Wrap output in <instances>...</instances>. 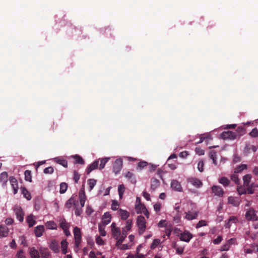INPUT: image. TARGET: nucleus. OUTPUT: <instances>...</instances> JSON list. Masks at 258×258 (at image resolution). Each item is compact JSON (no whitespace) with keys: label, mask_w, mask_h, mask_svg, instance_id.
<instances>
[{"label":"nucleus","mask_w":258,"mask_h":258,"mask_svg":"<svg viewBox=\"0 0 258 258\" xmlns=\"http://www.w3.org/2000/svg\"><path fill=\"white\" fill-rule=\"evenodd\" d=\"M132 220H127L126 221V226L125 227L122 228V234L123 235H125L126 236L127 232L131 230L132 226Z\"/></svg>","instance_id":"4468645a"},{"label":"nucleus","mask_w":258,"mask_h":258,"mask_svg":"<svg viewBox=\"0 0 258 258\" xmlns=\"http://www.w3.org/2000/svg\"><path fill=\"white\" fill-rule=\"evenodd\" d=\"M99 160L94 161L87 168L86 172L87 174H89L93 170L96 169L98 167Z\"/></svg>","instance_id":"f8f14e48"},{"label":"nucleus","mask_w":258,"mask_h":258,"mask_svg":"<svg viewBox=\"0 0 258 258\" xmlns=\"http://www.w3.org/2000/svg\"><path fill=\"white\" fill-rule=\"evenodd\" d=\"M228 203L235 207H238L239 205V202L238 201V199L233 197H228Z\"/></svg>","instance_id":"5701e85b"},{"label":"nucleus","mask_w":258,"mask_h":258,"mask_svg":"<svg viewBox=\"0 0 258 258\" xmlns=\"http://www.w3.org/2000/svg\"><path fill=\"white\" fill-rule=\"evenodd\" d=\"M257 148L255 146L249 144H246L244 148L245 152L247 153H249L250 151H252L253 152H255Z\"/></svg>","instance_id":"72a5a7b5"},{"label":"nucleus","mask_w":258,"mask_h":258,"mask_svg":"<svg viewBox=\"0 0 258 258\" xmlns=\"http://www.w3.org/2000/svg\"><path fill=\"white\" fill-rule=\"evenodd\" d=\"M9 180L12 187L18 186V181L15 177L13 176H11L9 178Z\"/></svg>","instance_id":"de8ad7c7"},{"label":"nucleus","mask_w":258,"mask_h":258,"mask_svg":"<svg viewBox=\"0 0 258 258\" xmlns=\"http://www.w3.org/2000/svg\"><path fill=\"white\" fill-rule=\"evenodd\" d=\"M53 168L52 166H49L45 168L44 169V173L45 174H52L53 172Z\"/></svg>","instance_id":"4d7b16f0"},{"label":"nucleus","mask_w":258,"mask_h":258,"mask_svg":"<svg viewBox=\"0 0 258 258\" xmlns=\"http://www.w3.org/2000/svg\"><path fill=\"white\" fill-rule=\"evenodd\" d=\"M103 224L101 223L99 225V231L101 236H105L106 235V231L105 230V226Z\"/></svg>","instance_id":"ea45409f"},{"label":"nucleus","mask_w":258,"mask_h":258,"mask_svg":"<svg viewBox=\"0 0 258 258\" xmlns=\"http://www.w3.org/2000/svg\"><path fill=\"white\" fill-rule=\"evenodd\" d=\"M136 210L138 214L142 213L144 211L146 208L144 204H140V205H136Z\"/></svg>","instance_id":"e433bc0d"},{"label":"nucleus","mask_w":258,"mask_h":258,"mask_svg":"<svg viewBox=\"0 0 258 258\" xmlns=\"http://www.w3.org/2000/svg\"><path fill=\"white\" fill-rule=\"evenodd\" d=\"M68 184L65 182H62L60 184L59 192L60 194H64L67 190Z\"/></svg>","instance_id":"c03bdc74"},{"label":"nucleus","mask_w":258,"mask_h":258,"mask_svg":"<svg viewBox=\"0 0 258 258\" xmlns=\"http://www.w3.org/2000/svg\"><path fill=\"white\" fill-rule=\"evenodd\" d=\"M74 234L75 240V245L79 247L81 242V232L80 228L75 227L74 229Z\"/></svg>","instance_id":"7ed1b4c3"},{"label":"nucleus","mask_w":258,"mask_h":258,"mask_svg":"<svg viewBox=\"0 0 258 258\" xmlns=\"http://www.w3.org/2000/svg\"><path fill=\"white\" fill-rule=\"evenodd\" d=\"M131 247V245H128L127 244H121L118 247L121 250H125L130 249Z\"/></svg>","instance_id":"338daca9"},{"label":"nucleus","mask_w":258,"mask_h":258,"mask_svg":"<svg viewBox=\"0 0 258 258\" xmlns=\"http://www.w3.org/2000/svg\"><path fill=\"white\" fill-rule=\"evenodd\" d=\"M111 227L112 236L114 238H117L120 235H121L120 228L116 226V224L115 223L113 222L112 223Z\"/></svg>","instance_id":"6e6552de"},{"label":"nucleus","mask_w":258,"mask_h":258,"mask_svg":"<svg viewBox=\"0 0 258 258\" xmlns=\"http://www.w3.org/2000/svg\"><path fill=\"white\" fill-rule=\"evenodd\" d=\"M46 226L49 229H56L57 227L56 224L52 221L47 222L46 223Z\"/></svg>","instance_id":"4c0bfd02"},{"label":"nucleus","mask_w":258,"mask_h":258,"mask_svg":"<svg viewBox=\"0 0 258 258\" xmlns=\"http://www.w3.org/2000/svg\"><path fill=\"white\" fill-rule=\"evenodd\" d=\"M118 213L120 218L123 220H126L129 217L130 213L126 210L121 209H119Z\"/></svg>","instance_id":"a211bd4d"},{"label":"nucleus","mask_w":258,"mask_h":258,"mask_svg":"<svg viewBox=\"0 0 258 258\" xmlns=\"http://www.w3.org/2000/svg\"><path fill=\"white\" fill-rule=\"evenodd\" d=\"M245 217L247 221H255L258 220V217L256 215V211L252 208H250L246 211Z\"/></svg>","instance_id":"f03ea898"},{"label":"nucleus","mask_w":258,"mask_h":258,"mask_svg":"<svg viewBox=\"0 0 258 258\" xmlns=\"http://www.w3.org/2000/svg\"><path fill=\"white\" fill-rule=\"evenodd\" d=\"M192 238V235L189 231L186 230L180 233L179 235L180 240L186 242H188Z\"/></svg>","instance_id":"423d86ee"},{"label":"nucleus","mask_w":258,"mask_h":258,"mask_svg":"<svg viewBox=\"0 0 258 258\" xmlns=\"http://www.w3.org/2000/svg\"><path fill=\"white\" fill-rule=\"evenodd\" d=\"M207 225V222L205 220H201L196 225V228H199L201 227L206 226Z\"/></svg>","instance_id":"680f3d73"},{"label":"nucleus","mask_w":258,"mask_h":258,"mask_svg":"<svg viewBox=\"0 0 258 258\" xmlns=\"http://www.w3.org/2000/svg\"><path fill=\"white\" fill-rule=\"evenodd\" d=\"M109 160V158H104L101 160L100 163L99 165V168L100 170H102L103 169L105 166V164Z\"/></svg>","instance_id":"a19ab883"},{"label":"nucleus","mask_w":258,"mask_h":258,"mask_svg":"<svg viewBox=\"0 0 258 258\" xmlns=\"http://www.w3.org/2000/svg\"><path fill=\"white\" fill-rule=\"evenodd\" d=\"M235 133L237 134V138L240 137L245 134V129L243 126H239L236 128Z\"/></svg>","instance_id":"c756f323"},{"label":"nucleus","mask_w":258,"mask_h":258,"mask_svg":"<svg viewBox=\"0 0 258 258\" xmlns=\"http://www.w3.org/2000/svg\"><path fill=\"white\" fill-rule=\"evenodd\" d=\"M221 137L224 140H234L237 138V134L232 131L223 132L221 134Z\"/></svg>","instance_id":"39448f33"},{"label":"nucleus","mask_w":258,"mask_h":258,"mask_svg":"<svg viewBox=\"0 0 258 258\" xmlns=\"http://www.w3.org/2000/svg\"><path fill=\"white\" fill-rule=\"evenodd\" d=\"M88 184L89 187V191H91L96 184V180L94 179H89L88 180Z\"/></svg>","instance_id":"58836bf2"},{"label":"nucleus","mask_w":258,"mask_h":258,"mask_svg":"<svg viewBox=\"0 0 258 258\" xmlns=\"http://www.w3.org/2000/svg\"><path fill=\"white\" fill-rule=\"evenodd\" d=\"M125 190V187L123 184H120L118 186V192L119 196V198L121 199L123 197V193Z\"/></svg>","instance_id":"c9c22d12"},{"label":"nucleus","mask_w":258,"mask_h":258,"mask_svg":"<svg viewBox=\"0 0 258 258\" xmlns=\"http://www.w3.org/2000/svg\"><path fill=\"white\" fill-rule=\"evenodd\" d=\"M54 161L57 164L62 166L64 167H68V162L62 157H56L54 158Z\"/></svg>","instance_id":"6ab92c4d"},{"label":"nucleus","mask_w":258,"mask_h":258,"mask_svg":"<svg viewBox=\"0 0 258 258\" xmlns=\"http://www.w3.org/2000/svg\"><path fill=\"white\" fill-rule=\"evenodd\" d=\"M21 190L23 196L27 200H30L31 199V195L30 192L25 187H21Z\"/></svg>","instance_id":"393cba45"},{"label":"nucleus","mask_w":258,"mask_h":258,"mask_svg":"<svg viewBox=\"0 0 258 258\" xmlns=\"http://www.w3.org/2000/svg\"><path fill=\"white\" fill-rule=\"evenodd\" d=\"M119 203L116 200H112L111 204V209L113 211H116L118 209Z\"/></svg>","instance_id":"603ef678"},{"label":"nucleus","mask_w":258,"mask_h":258,"mask_svg":"<svg viewBox=\"0 0 258 258\" xmlns=\"http://www.w3.org/2000/svg\"><path fill=\"white\" fill-rule=\"evenodd\" d=\"M237 219L236 217L231 216L229 217L228 219V222L227 224L226 227L229 228L231 226V223H235L237 221Z\"/></svg>","instance_id":"8fccbe9b"},{"label":"nucleus","mask_w":258,"mask_h":258,"mask_svg":"<svg viewBox=\"0 0 258 258\" xmlns=\"http://www.w3.org/2000/svg\"><path fill=\"white\" fill-rule=\"evenodd\" d=\"M111 219V214L109 212H105L102 216L101 223L104 225H106L110 222Z\"/></svg>","instance_id":"2eb2a0df"},{"label":"nucleus","mask_w":258,"mask_h":258,"mask_svg":"<svg viewBox=\"0 0 258 258\" xmlns=\"http://www.w3.org/2000/svg\"><path fill=\"white\" fill-rule=\"evenodd\" d=\"M125 237V235L124 236L122 234L121 235H120L119 237H118L117 238H115V239L117 240L116 245L119 247V245H120L122 244Z\"/></svg>","instance_id":"37998d69"},{"label":"nucleus","mask_w":258,"mask_h":258,"mask_svg":"<svg viewBox=\"0 0 258 258\" xmlns=\"http://www.w3.org/2000/svg\"><path fill=\"white\" fill-rule=\"evenodd\" d=\"M122 160L120 158L117 159L113 165V172L115 174L119 173L122 167Z\"/></svg>","instance_id":"20e7f679"},{"label":"nucleus","mask_w":258,"mask_h":258,"mask_svg":"<svg viewBox=\"0 0 258 258\" xmlns=\"http://www.w3.org/2000/svg\"><path fill=\"white\" fill-rule=\"evenodd\" d=\"M222 236L219 235L216 239L213 240V242L215 244H218L222 241Z\"/></svg>","instance_id":"0e129e2a"},{"label":"nucleus","mask_w":258,"mask_h":258,"mask_svg":"<svg viewBox=\"0 0 258 258\" xmlns=\"http://www.w3.org/2000/svg\"><path fill=\"white\" fill-rule=\"evenodd\" d=\"M247 168L246 164H241L235 169V173H239Z\"/></svg>","instance_id":"09e8293b"},{"label":"nucleus","mask_w":258,"mask_h":258,"mask_svg":"<svg viewBox=\"0 0 258 258\" xmlns=\"http://www.w3.org/2000/svg\"><path fill=\"white\" fill-rule=\"evenodd\" d=\"M219 182L224 186L226 187L229 185L230 180L226 177H222L218 179Z\"/></svg>","instance_id":"c85d7f7f"},{"label":"nucleus","mask_w":258,"mask_h":258,"mask_svg":"<svg viewBox=\"0 0 258 258\" xmlns=\"http://www.w3.org/2000/svg\"><path fill=\"white\" fill-rule=\"evenodd\" d=\"M125 177L127 178L129 180H130L131 182L132 183L134 184L136 183V178L134 174L133 173L130 171L127 172V173L125 174Z\"/></svg>","instance_id":"473e14b6"},{"label":"nucleus","mask_w":258,"mask_h":258,"mask_svg":"<svg viewBox=\"0 0 258 258\" xmlns=\"http://www.w3.org/2000/svg\"><path fill=\"white\" fill-rule=\"evenodd\" d=\"M25 179L26 181L32 182L31 172L30 170H27L25 171Z\"/></svg>","instance_id":"79ce46f5"},{"label":"nucleus","mask_w":258,"mask_h":258,"mask_svg":"<svg viewBox=\"0 0 258 258\" xmlns=\"http://www.w3.org/2000/svg\"><path fill=\"white\" fill-rule=\"evenodd\" d=\"M39 251L42 258H49L50 253L47 248L40 247L39 248Z\"/></svg>","instance_id":"f3484780"},{"label":"nucleus","mask_w":258,"mask_h":258,"mask_svg":"<svg viewBox=\"0 0 258 258\" xmlns=\"http://www.w3.org/2000/svg\"><path fill=\"white\" fill-rule=\"evenodd\" d=\"M79 197L80 201H86V197L85 195V192L84 189H82L80 191L79 194Z\"/></svg>","instance_id":"49530a36"},{"label":"nucleus","mask_w":258,"mask_h":258,"mask_svg":"<svg viewBox=\"0 0 258 258\" xmlns=\"http://www.w3.org/2000/svg\"><path fill=\"white\" fill-rule=\"evenodd\" d=\"M171 188L177 191H182V186L180 183L177 180H172L171 182Z\"/></svg>","instance_id":"9d476101"},{"label":"nucleus","mask_w":258,"mask_h":258,"mask_svg":"<svg viewBox=\"0 0 258 258\" xmlns=\"http://www.w3.org/2000/svg\"><path fill=\"white\" fill-rule=\"evenodd\" d=\"M159 181L155 178L151 179V188L155 190L159 185Z\"/></svg>","instance_id":"f704fd0d"},{"label":"nucleus","mask_w":258,"mask_h":258,"mask_svg":"<svg viewBox=\"0 0 258 258\" xmlns=\"http://www.w3.org/2000/svg\"><path fill=\"white\" fill-rule=\"evenodd\" d=\"M44 232V227L43 225H39L36 226L34 229V233L37 237H40Z\"/></svg>","instance_id":"dca6fc26"},{"label":"nucleus","mask_w":258,"mask_h":258,"mask_svg":"<svg viewBox=\"0 0 258 258\" xmlns=\"http://www.w3.org/2000/svg\"><path fill=\"white\" fill-rule=\"evenodd\" d=\"M17 219L20 222H22L24 220V212L21 207H16L14 209Z\"/></svg>","instance_id":"1a4fd4ad"},{"label":"nucleus","mask_w":258,"mask_h":258,"mask_svg":"<svg viewBox=\"0 0 258 258\" xmlns=\"http://www.w3.org/2000/svg\"><path fill=\"white\" fill-rule=\"evenodd\" d=\"M160 240L159 239H155L152 243L151 245V249H155L160 243Z\"/></svg>","instance_id":"864d4df0"},{"label":"nucleus","mask_w":258,"mask_h":258,"mask_svg":"<svg viewBox=\"0 0 258 258\" xmlns=\"http://www.w3.org/2000/svg\"><path fill=\"white\" fill-rule=\"evenodd\" d=\"M9 232V229L6 226H0V237H3L7 236L8 235Z\"/></svg>","instance_id":"aec40b11"},{"label":"nucleus","mask_w":258,"mask_h":258,"mask_svg":"<svg viewBox=\"0 0 258 258\" xmlns=\"http://www.w3.org/2000/svg\"><path fill=\"white\" fill-rule=\"evenodd\" d=\"M188 182L197 188L202 186L203 183L201 181L197 178L191 177L188 179Z\"/></svg>","instance_id":"9b49d317"},{"label":"nucleus","mask_w":258,"mask_h":258,"mask_svg":"<svg viewBox=\"0 0 258 258\" xmlns=\"http://www.w3.org/2000/svg\"><path fill=\"white\" fill-rule=\"evenodd\" d=\"M75 159V164H84L85 162L83 159L79 155H75L72 156Z\"/></svg>","instance_id":"7c9ffc66"},{"label":"nucleus","mask_w":258,"mask_h":258,"mask_svg":"<svg viewBox=\"0 0 258 258\" xmlns=\"http://www.w3.org/2000/svg\"><path fill=\"white\" fill-rule=\"evenodd\" d=\"M30 255L31 258H40L39 251L34 247L30 248Z\"/></svg>","instance_id":"bb28decb"},{"label":"nucleus","mask_w":258,"mask_h":258,"mask_svg":"<svg viewBox=\"0 0 258 258\" xmlns=\"http://www.w3.org/2000/svg\"><path fill=\"white\" fill-rule=\"evenodd\" d=\"M26 221L28 223L29 227H32L36 223V221L34 219V217L32 214H30L27 216Z\"/></svg>","instance_id":"a878e982"},{"label":"nucleus","mask_w":258,"mask_h":258,"mask_svg":"<svg viewBox=\"0 0 258 258\" xmlns=\"http://www.w3.org/2000/svg\"><path fill=\"white\" fill-rule=\"evenodd\" d=\"M49 248L55 253H58L59 251V246L58 242L55 240H53L49 244Z\"/></svg>","instance_id":"ddd939ff"},{"label":"nucleus","mask_w":258,"mask_h":258,"mask_svg":"<svg viewBox=\"0 0 258 258\" xmlns=\"http://www.w3.org/2000/svg\"><path fill=\"white\" fill-rule=\"evenodd\" d=\"M148 163L146 161H141L138 163V167H139L141 169H142L145 166H147Z\"/></svg>","instance_id":"774afa93"},{"label":"nucleus","mask_w":258,"mask_h":258,"mask_svg":"<svg viewBox=\"0 0 258 258\" xmlns=\"http://www.w3.org/2000/svg\"><path fill=\"white\" fill-rule=\"evenodd\" d=\"M230 248V245H229V243H228L227 242L226 243H225L224 245H223L220 248L221 251H227Z\"/></svg>","instance_id":"e2e57ef3"},{"label":"nucleus","mask_w":258,"mask_h":258,"mask_svg":"<svg viewBox=\"0 0 258 258\" xmlns=\"http://www.w3.org/2000/svg\"><path fill=\"white\" fill-rule=\"evenodd\" d=\"M60 226L63 230H67V229H69V224L66 222V221L64 219L61 221L60 223Z\"/></svg>","instance_id":"3c124183"},{"label":"nucleus","mask_w":258,"mask_h":258,"mask_svg":"<svg viewBox=\"0 0 258 258\" xmlns=\"http://www.w3.org/2000/svg\"><path fill=\"white\" fill-rule=\"evenodd\" d=\"M209 157L213 161V163L214 165H217V160H216V152L214 150H212L210 152L209 154Z\"/></svg>","instance_id":"2f4dec72"},{"label":"nucleus","mask_w":258,"mask_h":258,"mask_svg":"<svg viewBox=\"0 0 258 258\" xmlns=\"http://www.w3.org/2000/svg\"><path fill=\"white\" fill-rule=\"evenodd\" d=\"M16 258H25V255L23 250H19L16 255Z\"/></svg>","instance_id":"13d9d810"},{"label":"nucleus","mask_w":258,"mask_h":258,"mask_svg":"<svg viewBox=\"0 0 258 258\" xmlns=\"http://www.w3.org/2000/svg\"><path fill=\"white\" fill-rule=\"evenodd\" d=\"M212 192L214 195L219 197H222L224 195V192L223 189L218 185H213L212 187Z\"/></svg>","instance_id":"0eeeda50"},{"label":"nucleus","mask_w":258,"mask_h":258,"mask_svg":"<svg viewBox=\"0 0 258 258\" xmlns=\"http://www.w3.org/2000/svg\"><path fill=\"white\" fill-rule=\"evenodd\" d=\"M146 221L143 216H139L137 219V225L138 227V233L139 235H142L146 229Z\"/></svg>","instance_id":"f257e3e1"},{"label":"nucleus","mask_w":258,"mask_h":258,"mask_svg":"<svg viewBox=\"0 0 258 258\" xmlns=\"http://www.w3.org/2000/svg\"><path fill=\"white\" fill-rule=\"evenodd\" d=\"M195 151L196 153L199 155H203L205 154L204 150L200 147H197L195 149Z\"/></svg>","instance_id":"69168bd1"},{"label":"nucleus","mask_w":258,"mask_h":258,"mask_svg":"<svg viewBox=\"0 0 258 258\" xmlns=\"http://www.w3.org/2000/svg\"><path fill=\"white\" fill-rule=\"evenodd\" d=\"M74 205L76 206L75 201L74 198H71L68 200L66 203V207L68 208H70L72 205Z\"/></svg>","instance_id":"a18cd8bd"},{"label":"nucleus","mask_w":258,"mask_h":258,"mask_svg":"<svg viewBox=\"0 0 258 258\" xmlns=\"http://www.w3.org/2000/svg\"><path fill=\"white\" fill-rule=\"evenodd\" d=\"M198 216V212L189 211L186 213L185 218L188 220L196 219Z\"/></svg>","instance_id":"4be33fe9"},{"label":"nucleus","mask_w":258,"mask_h":258,"mask_svg":"<svg viewBox=\"0 0 258 258\" xmlns=\"http://www.w3.org/2000/svg\"><path fill=\"white\" fill-rule=\"evenodd\" d=\"M251 179V175L249 174H246L243 177V185L244 186H249V183L250 182Z\"/></svg>","instance_id":"b1692460"},{"label":"nucleus","mask_w":258,"mask_h":258,"mask_svg":"<svg viewBox=\"0 0 258 258\" xmlns=\"http://www.w3.org/2000/svg\"><path fill=\"white\" fill-rule=\"evenodd\" d=\"M80 178V174L77 171H74L73 173V179L76 183H77Z\"/></svg>","instance_id":"5fc2aeb1"},{"label":"nucleus","mask_w":258,"mask_h":258,"mask_svg":"<svg viewBox=\"0 0 258 258\" xmlns=\"http://www.w3.org/2000/svg\"><path fill=\"white\" fill-rule=\"evenodd\" d=\"M68 242L66 239H63L61 242V247L62 253L66 254L67 253Z\"/></svg>","instance_id":"cd10ccee"},{"label":"nucleus","mask_w":258,"mask_h":258,"mask_svg":"<svg viewBox=\"0 0 258 258\" xmlns=\"http://www.w3.org/2000/svg\"><path fill=\"white\" fill-rule=\"evenodd\" d=\"M249 135L253 138H256L258 136V130L257 128L255 127L250 132Z\"/></svg>","instance_id":"6e6d98bb"},{"label":"nucleus","mask_w":258,"mask_h":258,"mask_svg":"<svg viewBox=\"0 0 258 258\" xmlns=\"http://www.w3.org/2000/svg\"><path fill=\"white\" fill-rule=\"evenodd\" d=\"M8 174L7 172H3L0 174V182L2 183V185L5 186L8 181Z\"/></svg>","instance_id":"412c9836"},{"label":"nucleus","mask_w":258,"mask_h":258,"mask_svg":"<svg viewBox=\"0 0 258 258\" xmlns=\"http://www.w3.org/2000/svg\"><path fill=\"white\" fill-rule=\"evenodd\" d=\"M231 179L236 184H238L239 179L238 175L236 174H233L231 175Z\"/></svg>","instance_id":"bf43d9fd"},{"label":"nucleus","mask_w":258,"mask_h":258,"mask_svg":"<svg viewBox=\"0 0 258 258\" xmlns=\"http://www.w3.org/2000/svg\"><path fill=\"white\" fill-rule=\"evenodd\" d=\"M204 163L203 161H200L199 162L198 164V170L201 172H202L204 171Z\"/></svg>","instance_id":"052dcab7"}]
</instances>
